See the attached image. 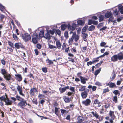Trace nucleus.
<instances>
[{"label":"nucleus","mask_w":123,"mask_h":123,"mask_svg":"<svg viewBox=\"0 0 123 123\" xmlns=\"http://www.w3.org/2000/svg\"><path fill=\"white\" fill-rule=\"evenodd\" d=\"M66 25L65 24H63L61 26V29L64 31L65 30L66 28Z\"/></svg>","instance_id":"nucleus-28"},{"label":"nucleus","mask_w":123,"mask_h":123,"mask_svg":"<svg viewBox=\"0 0 123 123\" xmlns=\"http://www.w3.org/2000/svg\"><path fill=\"white\" fill-rule=\"evenodd\" d=\"M109 89L107 88L104 89L103 91V93H106L109 92Z\"/></svg>","instance_id":"nucleus-54"},{"label":"nucleus","mask_w":123,"mask_h":123,"mask_svg":"<svg viewBox=\"0 0 123 123\" xmlns=\"http://www.w3.org/2000/svg\"><path fill=\"white\" fill-rule=\"evenodd\" d=\"M1 73L3 76L4 78L8 81L11 79V76L10 74H7L6 71L4 69H1Z\"/></svg>","instance_id":"nucleus-1"},{"label":"nucleus","mask_w":123,"mask_h":123,"mask_svg":"<svg viewBox=\"0 0 123 123\" xmlns=\"http://www.w3.org/2000/svg\"><path fill=\"white\" fill-rule=\"evenodd\" d=\"M83 35L82 36V37L83 39H86L88 36V34L87 33H85L84 34H82Z\"/></svg>","instance_id":"nucleus-46"},{"label":"nucleus","mask_w":123,"mask_h":123,"mask_svg":"<svg viewBox=\"0 0 123 123\" xmlns=\"http://www.w3.org/2000/svg\"><path fill=\"white\" fill-rule=\"evenodd\" d=\"M100 114H102L103 113V112L104 111V109L103 108V106H102L101 108L100 109Z\"/></svg>","instance_id":"nucleus-48"},{"label":"nucleus","mask_w":123,"mask_h":123,"mask_svg":"<svg viewBox=\"0 0 123 123\" xmlns=\"http://www.w3.org/2000/svg\"><path fill=\"white\" fill-rule=\"evenodd\" d=\"M106 43L105 42H102L100 43V45L101 47H103L106 45Z\"/></svg>","instance_id":"nucleus-57"},{"label":"nucleus","mask_w":123,"mask_h":123,"mask_svg":"<svg viewBox=\"0 0 123 123\" xmlns=\"http://www.w3.org/2000/svg\"><path fill=\"white\" fill-rule=\"evenodd\" d=\"M89 91V90L87 89H86L83 92L81 93V97L83 99L86 98L88 95V93Z\"/></svg>","instance_id":"nucleus-5"},{"label":"nucleus","mask_w":123,"mask_h":123,"mask_svg":"<svg viewBox=\"0 0 123 123\" xmlns=\"http://www.w3.org/2000/svg\"><path fill=\"white\" fill-rule=\"evenodd\" d=\"M63 99L65 102L66 103H69L70 100V98L65 96L64 97Z\"/></svg>","instance_id":"nucleus-14"},{"label":"nucleus","mask_w":123,"mask_h":123,"mask_svg":"<svg viewBox=\"0 0 123 123\" xmlns=\"http://www.w3.org/2000/svg\"><path fill=\"white\" fill-rule=\"evenodd\" d=\"M34 89H35V88H33L30 89V93L31 95V96H33L34 95Z\"/></svg>","instance_id":"nucleus-31"},{"label":"nucleus","mask_w":123,"mask_h":123,"mask_svg":"<svg viewBox=\"0 0 123 123\" xmlns=\"http://www.w3.org/2000/svg\"><path fill=\"white\" fill-rule=\"evenodd\" d=\"M123 18V17H120L119 18H118L117 20V21L118 22H120L122 20V18Z\"/></svg>","instance_id":"nucleus-55"},{"label":"nucleus","mask_w":123,"mask_h":123,"mask_svg":"<svg viewBox=\"0 0 123 123\" xmlns=\"http://www.w3.org/2000/svg\"><path fill=\"white\" fill-rule=\"evenodd\" d=\"M84 20H79L77 21L78 25H82L84 24Z\"/></svg>","instance_id":"nucleus-20"},{"label":"nucleus","mask_w":123,"mask_h":123,"mask_svg":"<svg viewBox=\"0 0 123 123\" xmlns=\"http://www.w3.org/2000/svg\"><path fill=\"white\" fill-rule=\"evenodd\" d=\"M103 23H100L98 25L97 27L98 28L101 27L103 26Z\"/></svg>","instance_id":"nucleus-45"},{"label":"nucleus","mask_w":123,"mask_h":123,"mask_svg":"<svg viewBox=\"0 0 123 123\" xmlns=\"http://www.w3.org/2000/svg\"><path fill=\"white\" fill-rule=\"evenodd\" d=\"M117 96H115L113 97V101H114L115 103H116L117 102Z\"/></svg>","instance_id":"nucleus-39"},{"label":"nucleus","mask_w":123,"mask_h":123,"mask_svg":"<svg viewBox=\"0 0 123 123\" xmlns=\"http://www.w3.org/2000/svg\"><path fill=\"white\" fill-rule=\"evenodd\" d=\"M44 37L46 39L49 40L50 39V35L48 31H47V32L45 33V36H44Z\"/></svg>","instance_id":"nucleus-13"},{"label":"nucleus","mask_w":123,"mask_h":123,"mask_svg":"<svg viewBox=\"0 0 123 123\" xmlns=\"http://www.w3.org/2000/svg\"><path fill=\"white\" fill-rule=\"evenodd\" d=\"M36 47H37L38 49H40L41 47V45L39 44H37Z\"/></svg>","instance_id":"nucleus-63"},{"label":"nucleus","mask_w":123,"mask_h":123,"mask_svg":"<svg viewBox=\"0 0 123 123\" xmlns=\"http://www.w3.org/2000/svg\"><path fill=\"white\" fill-rule=\"evenodd\" d=\"M95 28V27L93 25H91L90 26L88 30L89 31H91L93 30Z\"/></svg>","instance_id":"nucleus-25"},{"label":"nucleus","mask_w":123,"mask_h":123,"mask_svg":"<svg viewBox=\"0 0 123 123\" xmlns=\"http://www.w3.org/2000/svg\"><path fill=\"white\" fill-rule=\"evenodd\" d=\"M91 102L90 100L89 99H87L85 100L82 101V103L84 105L86 106H88L90 105Z\"/></svg>","instance_id":"nucleus-9"},{"label":"nucleus","mask_w":123,"mask_h":123,"mask_svg":"<svg viewBox=\"0 0 123 123\" xmlns=\"http://www.w3.org/2000/svg\"><path fill=\"white\" fill-rule=\"evenodd\" d=\"M39 98H42L44 97V96L43 95L39 94L38 96Z\"/></svg>","instance_id":"nucleus-58"},{"label":"nucleus","mask_w":123,"mask_h":123,"mask_svg":"<svg viewBox=\"0 0 123 123\" xmlns=\"http://www.w3.org/2000/svg\"><path fill=\"white\" fill-rule=\"evenodd\" d=\"M101 71V68H100L99 69L96 70L94 73V75L95 76H97L99 73Z\"/></svg>","instance_id":"nucleus-33"},{"label":"nucleus","mask_w":123,"mask_h":123,"mask_svg":"<svg viewBox=\"0 0 123 123\" xmlns=\"http://www.w3.org/2000/svg\"><path fill=\"white\" fill-rule=\"evenodd\" d=\"M61 112L62 113V115L64 114L65 113H67V111L66 110L63 109L61 110Z\"/></svg>","instance_id":"nucleus-43"},{"label":"nucleus","mask_w":123,"mask_h":123,"mask_svg":"<svg viewBox=\"0 0 123 123\" xmlns=\"http://www.w3.org/2000/svg\"><path fill=\"white\" fill-rule=\"evenodd\" d=\"M69 89L72 92H75V88L74 87H73L70 86V87Z\"/></svg>","instance_id":"nucleus-50"},{"label":"nucleus","mask_w":123,"mask_h":123,"mask_svg":"<svg viewBox=\"0 0 123 123\" xmlns=\"http://www.w3.org/2000/svg\"><path fill=\"white\" fill-rule=\"evenodd\" d=\"M14 46L17 49H19L21 48L24 49H25L24 46L20 43H16L14 45Z\"/></svg>","instance_id":"nucleus-7"},{"label":"nucleus","mask_w":123,"mask_h":123,"mask_svg":"<svg viewBox=\"0 0 123 123\" xmlns=\"http://www.w3.org/2000/svg\"><path fill=\"white\" fill-rule=\"evenodd\" d=\"M27 104L26 100H24L19 102L18 104V105L22 108H25V106L27 105Z\"/></svg>","instance_id":"nucleus-3"},{"label":"nucleus","mask_w":123,"mask_h":123,"mask_svg":"<svg viewBox=\"0 0 123 123\" xmlns=\"http://www.w3.org/2000/svg\"><path fill=\"white\" fill-rule=\"evenodd\" d=\"M40 39L38 35L36 33H33L32 40L33 43L35 44L37 43L38 42V40Z\"/></svg>","instance_id":"nucleus-2"},{"label":"nucleus","mask_w":123,"mask_h":123,"mask_svg":"<svg viewBox=\"0 0 123 123\" xmlns=\"http://www.w3.org/2000/svg\"><path fill=\"white\" fill-rule=\"evenodd\" d=\"M118 10L121 14H123V6L121 5L118 6Z\"/></svg>","instance_id":"nucleus-17"},{"label":"nucleus","mask_w":123,"mask_h":123,"mask_svg":"<svg viewBox=\"0 0 123 123\" xmlns=\"http://www.w3.org/2000/svg\"><path fill=\"white\" fill-rule=\"evenodd\" d=\"M94 103L95 104H100V102L97 99H96L94 100Z\"/></svg>","instance_id":"nucleus-40"},{"label":"nucleus","mask_w":123,"mask_h":123,"mask_svg":"<svg viewBox=\"0 0 123 123\" xmlns=\"http://www.w3.org/2000/svg\"><path fill=\"white\" fill-rule=\"evenodd\" d=\"M16 77H17V79L19 81H20L22 79V78L20 74L15 75Z\"/></svg>","instance_id":"nucleus-16"},{"label":"nucleus","mask_w":123,"mask_h":123,"mask_svg":"<svg viewBox=\"0 0 123 123\" xmlns=\"http://www.w3.org/2000/svg\"><path fill=\"white\" fill-rule=\"evenodd\" d=\"M119 60L123 59V54L122 53H121L120 54V56H119Z\"/></svg>","instance_id":"nucleus-51"},{"label":"nucleus","mask_w":123,"mask_h":123,"mask_svg":"<svg viewBox=\"0 0 123 123\" xmlns=\"http://www.w3.org/2000/svg\"><path fill=\"white\" fill-rule=\"evenodd\" d=\"M68 32L66 31L64 33V36L65 37L67 38L68 37Z\"/></svg>","instance_id":"nucleus-59"},{"label":"nucleus","mask_w":123,"mask_h":123,"mask_svg":"<svg viewBox=\"0 0 123 123\" xmlns=\"http://www.w3.org/2000/svg\"><path fill=\"white\" fill-rule=\"evenodd\" d=\"M17 91L19 92V94L23 96H24L25 95L22 93L23 90L22 87L19 85L17 84Z\"/></svg>","instance_id":"nucleus-6"},{"label":"nucleus","mask_w":123,"mask_h":123,"mask_svg":"<svg viewBox=\"0 0 123 123\" xmlns=\"http://www.w3.org/2000/svg\"><path fill=\"white\" fill-rule=\"evenodd\" d=\"M76 25L75 24L73 23L72 25V26L70 25L68 26V29L70 31H73L75 30Z\"/></svg>","instance_id":"nucleus-10"},{"label":"nucleus","mask_w":123,"mask_h":123,"mask_svg":"<svg viewBox=\"0 0 123 123\" xmlns=\"http://www.w3.org/2000/svg\"><path fill=\"white\" fill-rule=\"evenodd\" d=\"M107 28L106 26H104L102 28H101L100 29V31H102L105 30V29Z\"/></svg>","instance_id":"nucleus-62"},{"label":"nucleus","mask_w":123,"mask_h":123,"mask_svg":"<svg viewBox=\"0 0 123 123\" xmlns=\"http://www.w3.org/2000/svg\"><path fill=\"white\" fill-rule=\"evenodd\" d=\"M44 32L43 31H41L40 32L39 36V37H44Z\"/></svg>","instance_id":"nucleus-24"},{"label":"nucleus","mask_w":123,"mask_h":123,"mask_svg":"<svg viewBox=\"0 0 123 123\" xmlns=\"http://www.w3.org/2000/svg\"><path fill=\"white\" fill-rule=\"evenodd\" d=\"M75 38V42H76L79 39V36L78 35H77L76 36L74 37Z\"/></svg>","instance_id":"nucleus-56"},{"label":"nucleus","mask_w":123,"mask_h":123,"mask_svg":"<svg viewBox=\"0 0 123 123\" xmlns=\"http://www.w3.org/2000/svg\"><path fill=\"white\" fill-rule=\"evenodd\" d=\"M55 31H56V33L59 36L61 34V31H60L59 30L57 29L56 30H55Z\"/></svg>","instance_id":"nucleus-52"},{"label":"nucleus","mask_w":123,"mask_h":123,"mask_svg":"<svg viewBox=\"0 0 123 123\" xmlns=\"http://www.w3.org/2000/svg\"><path fill=\"white\" fill-rule=\"evenodd\" d=\"M81 87H80L79 89V91H84L85 90V86H81Z\"/></svg>","instance_id":"nucleus-30"},{"label":"nucleus","mask_w":123,"mask_h":123,"mask_svg":"<svg viewBox=\"0 0 123 123\" xmlns=\"http://www.w3.org/2000/svg\"><path fill=\"white\" fill-rule=\"evenodd\" d=\"M55 30V29H53L52 30H49V32L50 34L53 35L54 34Z\"/></svg>","instance_id":"nucleus-41"},{"label":"nucleus","mask_w":123,"mask_h":123,"mask_svg":"<svg viewBox=\"0 0 123 123\" xmlns=\"http://www.w3.org/2000/svg\"><path fill=\"white\" fill-rule=\"evenodd\" d=\"M13 38L15 40H18V37L16 34L13 33Z\"/></svg>","instance_id":"nucleus-53"},{"label":"nucleus","mask_w":123,"mask_h":123,"mask_svg":"<svg viewBox=\"0 0 123 123\" xmlns=\"http://www.w3.org/2000/svg\"><path fill=\"white\" fill-rule=\"evenodd\" d=\"M22 37L23 40L25 42L30 40L31 38L30 35L27 33H25L24 35L22 36Z\"/></svg>","instance_id":"nucleus-4"},{"label":"nucleus","mask_w":123,"mask_h":123,"mask_svg":"<svg viewBox=\"0 0 123 123\" xmlns=\"http://www.w3.org/2000/svg\"><path fill=\"white\" fill-rule=\"evenodd\" d=\"M119 12V10L116 9L113 12V14L115 15H118Z\"/></svg>","instance_id":"nucleus-42"},{"label":"nucleus","mask_w":123,"mask_h":123,"mask_svg":"<svg viewBox=\"0 0 123 123\" xmlns=\"http://www.w3.org/2000/svg\"><path fill=\"white\" fill-rule=\"evenodd\" d=\"M81 82L83 84H85L86 83V81L88 80V79L82 76L80 77Z\"/></svg>","instance_id":"nucleus-12"},{"label":"nucleus","mask_w":123,"mask_h":123,"mask_svg":"<svg viewBox=\"0 0 123 123\" xmlns=\"http://www.w3.org/2000/svg\"><path fill=\"white\" fill-rule=\"evenodd\" d=\"M42 70L43 72L45 73H46L47 72V68L46 67H43L42 69Z\"/></svg>","instance_id":"nucleus-47"},{"label":"nucleus","mask_w":123,"mask_h":123,"mask_svg":"<svg viewBox=\"0 0 123 123\" xmlns=\"http://www.w3.org/2000/svg\"><path fill=\"white\" fill-rule=\"evenodd\" d=\"M59 90L60 91L61 93H62L66 91L65 88L60 87L59 88Z\"/></svg>","instance_id":"nucleus-29"},{"label":"nucleus","mask_w":123,"mask_h":123,"mask_svg":"<svg viewBox=\"0 0 123 123\" xmlns=\"http://www.w3.org/2000/svg\"><path fill=\"white\" fill-rule=\"evenodd\" d=\"M46 61L47 62V63L49 65L53 64V62L52 61L50 60L49 59H48L47 60H46Z\"/></svg>","instance_id":"nucleus-38"},{"label":"nucleus","mask_w":123,"mask_h":123,"mask_svg":"<svg viewBox=\"0 0 123 123\" xmlns=\"http://www.w3.org/2000/svg\"><path fill=\"white\" fill-rule=\"evenodd\" d=\"M99 58L98 57L96 58H94L92 60V63L93 64H94L95 62H98L99 61Z\"/></svg>","instance_id":"nucleus-32"},{"label":"nucleus","mask_w":123,"mask_h":123,"mask_svg":"<svg viewBox=\"0 0 123 123\" xmlns=\"http://www.w3.org/2000/svg\"><path fill=\"white\" fill-rule=\"evenodd\" d=\"M16 98L18 100L20 101L22 100H24V98H23L20 96L18 95L16 96Z\"/></svg>","instance_id":"nucleus-22"},{"label":"nucleus","mask_w":123,"mask_h":123,"mask_svg":"<svg viewBox=\"0 0 123 123\" xmlns=\"http://www.w3.org/2000/svg\"><path fill=\"white\" fill-rule=\"evenodd\" d=\"M56 44L57 48L58 49H60L61 47V44L60 42H59V41H57L56 42Z\"/></svg>","instance_id":"nucleus-26"},{"label":"nucleus","mask_w":123,"mask_h":123,"mask_svg":"<svg viewBox=\"0 0 123 123\" xmlns=\"http://www.w3.org/2000/svg\"><path fill=\"white\" fill-rule=\"evenodd\" d=\"M109 115L111 117V118L114 117H115L114 115V112L111 111H109Z\"/></svg>","instance_id":"nucleus-18"},{"label":"nucleus","mask_w":123,"mask_h":123,"mask_svg":"<svg viewBox=\"0 0 123 123\" xmlns=\"http://www.w3.org/2000/svg\"><path fill=\"white\" fill-rule=\"evenodd\" d=\"M99 22H101L103 20L104 16L102 15H100L99 16Z\"/></svg>","instance_id":"nucleus-35"},{"label":"nucleus","mask_w":123,"mask_h":123,"mask_svg":"<svg viewBox=\"0 0 123 123\" xmlns=\"http://www.w3.org/2000/svg\"><path fill=\"white\" fill-rule=\"evenodd\" d=\"M49 47L51 49L55 48H56V46L52 45H49Z\"/></svg>","instance_id":"nucleus-64"},{"label":"nucleus","mask_w":123,"mask_h":123,"mask_svg":"<svg viewBox=\"0 0 123 123\" xmlns=\"http://www.w3.org/2000/svg\"><path fill=\"white\" fill-rule=\"evenodd\" d=\"M59 108L55 107V114L57 115H58V111Z\"/></svg>","instance_id":"nucleus-36"},{"label":"nucleus","mask_w":123,"mask_h":123,"mask_svg":"<svg viewBox=\"0 0 123 123\" xmlns=\"http://www.w3.org/2000/svg\"><path fill=\"white\" fill-rule=\"evenodd\" d=\"M77 119L79 123H81L83 121H84V118L82 117L79 116L78 117Z\"/></svg>","instance_id":"nucleus-19"},{"label":"nucleus","mask_w":123,"mask_h":123,"mask_svg":"<svg viewBox=\"0 0 123 123\" xmlns=\"http://www.w3.org/2000/svg\"><path fill=\"white\" fill-rule=\"evenodd\" d=\"M113 19L114 17L112 16L110 17L109 19L108 20V21L110 22H111L113 21Z\"/></svg>","instance_id":"nucleus-49"},{"label":"nucleus","mask_w":123,"mask_h":123,"mask_svg":"<svg viewBox=\"0 0 123 123\" xmlns=\"http://www.w3.org/2000/svg\"><path fill=\"white\" fill-rule=\"evenodd\" d=\"M7 95L6 96V99L4 100V101L7 105H11L12 103V101L9 100L7 98Z\"/></svg>","instance_id":"nucleus-11"},{"label":"nucleus","mask_w":123,"mask_h":123,"mask_svg":"<svg viewBox=\"0 0 123 123\" xmlns=\"http://www.w3.org/2000/svg\"><path fill=\"white\" fill-rule=\"evenodd\" d=\"M112 13H111L110 12H109L105 14V16L107 18H109L112 16Z\"/></svg>","instance_id":"nucleus-23"},{"label":"nucleus","mask_w":123,"mask_h":123,"mask_svg":"<svg viewBox=\"0 0 123 123\" xmlns=\"http://www.w3.org/2000/svg\"><path fill=\"white\" fill-rule=\"evenodd\" d=\"M109 87L111 88H116L117 87L115 84L113 83L110 82V86Z\"/></svg>","instance_id":"nucleus-15"},{"label":"nucleus","mask_w":123,"mask_h":123,"mask_svg":"<svg viewBox=\"0 0 123 123\" xmlns=\"http://www.w3.org/2000/svg\"><path fill=\"white\" fill-rule=\"evenodd\" d=\"M113 93L115 95H118L119 96L120 94V92L118 90H114L113 92Z\"/></svg>","instance_id":"nucleus-27"},{"label":"nucleus","mask_w":123,"mask_h":123,"mask_svg":"<svg viewBox=\"0 0 123 123\" xmlns=\"http://www.w3.org/2000/svg\"><path fill=\"white\" fill-rule=\"evenodd\" d=\"M5 96H6L7 95L6 94H5ZM6 99V97H5L4 96H2V97H0V100H1L2 101H4V100Z\"/></svg>","instance_id":"nucleus-37"},{"label":"nucleus","mask_w":123,"mask_h":123,"mask_svg":"<svg viewBox=\"0 0 123 123\" xmlns=\"http://www.w3.org/2000/svg\"><path fill=\"white\" fill-rule=\"evenodd\" d=\"M8 45L10 46L12 48H14V47L13 46V44L10 41H8Z\"/></svg>","instance_id":"nucleus-34"},{"label":"nucleus","mask_w":123,"mask_h":123,"mask_svg":"<svg viewBox=\"0 0 123 123\" xmlns=\"http://www.w3.org/2000/svg\"><path fill=\"white\" fill-rule=\"evenodd\" d=\"M120 54H118L117 55H116L113 56L111 58V60L113 62L117 61L118 59L119 60V56Z\"/></svg>","instance_id":"nucleus-8"},{"label":"nucleus","mask_w":123,"mask_h":123,"mask_svg":"<svg viewBox=\"0 0 123 123\" xmlns=\"http://www.w3.org/2000/svg\"><path fill=\"white\" fill-rule=\"evenodd\" d=\"M88 27L87 25L84 27L82 29V34H84L86 31L87 28Z\"/></svg>","instance_id":"nucleus-21"},{"label":"nucleus","mask_w":123,"mask_h":123,"mask_svg":"<svg viewBox=\"0 0 123 123\" xmlns=\"http://www.w3.org/2000/svg\"><path fill=\"white\" fill-rule=\"evenodd\" d=\"M12 91L16 92V90L15 88V86L13 85H11L10 87Z\"/></svg>","instance_id":"nucleus-44"},{"label":"nucleus","mask_w":123,"mask_h":123,"mask_svg":"<svg viewBox=\"0 0 123 123\" xmlns=\"http://www.w3.org/2000/svg\"><path fill=\"white\" fill-rule=\"evenodd\" d=\"M73 38H72V37L71 38L69 39V44H72L73 41Z\"/></svg>","instance_id":"nucleus-61"},{"label":"nucleus","mask_w":123,"mask_h":123,"mask_svg":"<svg viewBox=\"0 0 123 123\" xmlns=\"http://www.w3.org/2000/svg\"><path fill=\"white\" fill-rule=\"evenodd\" d=\"M93 21L92 20H89L88 22V24L90 25L93 24Z\"/></svg>","instance_id":"nucleus-60"}]
</instances>
